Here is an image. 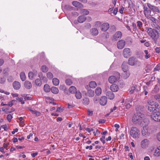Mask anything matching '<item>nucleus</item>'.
<instances>
[{
  "instance_id": "1",
  "label": "nucleus",
  "mask_w": 160,
  "mask_h": 160,
  "mask_svg": "<svg viewBox=\"0 0 160 160\" xmlns=\"http://www.w3.org/2000/svg\"><path fill=\"white\" fill-rule=\"evenodd\" d=\"M147 32L154 42L156 43L159 37V32L155 29L149 28L148 29Z\"/></svg>"
},
{
  "instance_id": "2",
  "label": "nucleus",
  "mask_w": 160,
  "mask_h": 160,
  "mask_svg": "<svg viewBox=\"0 0 160 160\" xmlns=\"http://www.w3.org/2000/svg\"><path fill=\"white\" fill-rule=\"evenodd\" d=\"M144 115L140 112H137L135 113L132 118V121L134 124H140L141 122L142 118Z\"/></svg>"
},
{
  "instance_id": "3",
  "label": "nucleus",
  "mask_w": 160,
  "mask_h": 160,
  "mask_svg": "<svg viewBox=\"0 0 160 160\" xmlns=\"http://www.w3.org/2000/svg\"><path fill=\"white\" fill-rule=\"evenodd\" d=\"M128 63L131 66L136 65L139 66L141 65V62L135 57H132L128 60Z\"/></svg>"
},
{
  "instance_id": "4",
  "label": "nucleus",
  "mask_w": 160,
  "mask_h": 160,
  "mask_svg": "<svg viewBox=\"0 0 160 160\" xmlns=\"http://www.w3.org/2000/svg\"><path fill=\"white\" fill-rule=\"evenodd\" d=\"M139 133V131L137 128H132L130 131V134L132 137L134 138H138Z\"/></svg>"
},
{
  "instance_id": "5",
  "label": "nucleus",
  "mask_w": 160,
  "mask_h": 160,
  "mask_svg": "<svg viewBox=\"0 0 160 160\" xmlns=\"http://www.w3.org/2000/svg\"><path fill=\"white\" fill-rule=\"evenodd\" d=\"M122 34L120 31L116 32L111 37V40L113 42H115L120 39L122 37Z\"/></svg>"
},
{
  "instance_id": "6",
  "label": "nucleus",
  "mask_w": 160,
  "mask_h": 160,
  "mask_svg": "<svg viewBox=\"0 0 160 160\" xmlns=\"http://www.w3.org/2000/svg\"><path fill=\"white\" fill-rule=\"evenodd\" d=\"M151 118L156 122H160V112L152 113L151 115Z\"/></svg>"
},
{
  "instance_id": "7",
  "label": "nucleus",
  "mask_w": 160,
  "mask_h": 160,
  "mask_svg": "<svg viewBox=\"0 0 160 160\" xmlns=\"http://www.w3.org/2000/svg\"><path fill=\"white\" fill-rule=\"evenodd\" d=\"M118 74L117 77L114 76H110L108 79L109 82L111 83H113L119 79L120 77V75L119 73H118Z\"/></svg>"
},
{
  "instance_id": "8",
  "label": "nucleus",
  "mask_w": 160,
  "mask_h": 160,
  "mask_svg": "<svg viewBox=\"0 0 160 160\" xmlns=\"http://www.w3.org/2000/svg\"><path fill=\"white\" fill-rule=\"evenodd\" d=\"M131 52L130 48H124L122 52V55L125 58H127L131 56Z\"/></svg>"
},
{
  "instance_id": "9",
  "label": "nucleus",
  "mask_w": 160,
  "mask_h": 160,
  "mask_svg": "<svg viewBox=\"0 0 160 160\" xmlns=\"http://www.w3.org/2000/svg\"><path fill=\"white\" fill-rule=\"evenodd\" d=\"M147 6L149 9L153 12L160 13V10L158 7L154 5H152L150 3H147Z\"/></svg>"
},
{
  "instance_id": "10",
  "label": "nucleus",
  "mask_w": 160,
  "mask_h": 160,
  "mask_svg": "<svg viewBox=\"0 0 160 160\" xmlns=\"http://www.w3.org/2000/svg\"><path fill=\"white\" fill-rule=\"evenodd\" d=\"M126 42L123 40H121L118 42L117 45V48L120 49H122L125 46Z\"/></svg>"
},
{
  "instance_id": "11",
  "label": "nucleus",
  "mask_w": 160,
  "mask_h": 160,
  "mask_svg": "<svg viewBox=\"0 0 160 160\" xmlns=\"http://www.w3.org/2000/svg\"><path fill=\"white\" fill-rule=\"evenodd\" d=\"M109 27V25L108 23L106 22L101 25L100 28L102 31L105 32L108 29Z\"/></svg>"
},
{
  "instance_id": "12",
  "label": "nucleus",
  "mask_w": 160,
  "mask_h": 160,
  "mask_svg": "<svg viewBox=\"0 0 160 160\" xmlns=\"http://www.w3.org/2000/svg\"><path fill=\"white\" fill-rule=\"evenodd\" d=\"M107 101V98L105 96H102L100 99L99 103L101 105L104 106L106 104Z\"/></svg>"
},
{
  "instance_id": "13",
  "label": "nucleus",
  "mask_w": 160,
  "mask_h": 160,
  "mask_svg": "<svg viewBox=\"0 0 160 160\" xmlns=\"http://www.w3.org/2000/svg\"><path fill=\"white\" fill-rule=\"evenodd\" d=\"M90 34L93 36H96L98 34V31L96 28H92L90 30Z\"/></svg>"
},
{
  "instance_id": "14",
  "label": "nucleus",
  "mask_w": 160,
  "mask_h": 160,
  "mask_svg": "<svg viewBox=\"0 0 160 160\" xmlns=\"http://www.w3.org/2000/svg\"><path fill=\"white\" fill-rule=\"evenodd\" d=\"M122 68L124 72L128 71V63L126 62H124L122 64Z\"/></svg>"
},
{
  "instance_id": "15",
  "label": "nucleus",
  "mask_w": 160,
  "mask_h": 160,
  "mask_svg": "<svg viewBox=\"0 0 160 160\" xmlns=\"http://www.w3.org/2000/svg\"><path fill=\"white\" fill-rule=\"evenodd\" d=\"M72 4L73 6L78 8H82L83 7V5L82 3L78 1H73L72 2Z\"/></svg>"
},
{
  "instance_id": "16",
  "label": "nucleus",
  "mask_w": 160,
  "mask_h": 160,
  "mask_svg": "<svg viewBox=\"0 0 160 160\" xmlns=\"http://www.w3.org/2000/svg\"><path fill=\"white\" fill-rule=\"evenodd\" d=\"M13 86L14 89L18 90L20 88L21 84L18 82L15 81L13 83Z\"/></svg>"
},
{
  "instance_id": "17",
  "label": "nucleus",
  "mask_w": 160,
  "mask_h": 160,
  "mask_svg": "<svg viewBox=\"0 0 160 160\" xmlns=\"http://www.w3.org/2000/svg\"><path fill=\"white\" fill-rule=\"evenodd\" d=\"M86 96L89 97H93L94 95V90L90 89L88 90L87 92L85 93Z\"/></svg>"
},
{
  "instance_id": "18",
  "label": "nucleus",
  "mask_w": 160,
  "mask_h": 160,
  "mask_svg": "<svg viewBox=\"0 0 160 160\" xmlns=\"http://www.w3.org/2000/svg\"><path fill=\"white\" fill-rule=\"evenodd\" d=\"M147 18L148 19H149L150 21H151L153 23V25L155 26V24L157 25V23L158 22V20L156 19L154 17H152L150 15L149 16H148L147 17Z\"/></svg>"
},
{
  "instance_id": "19",
  "label": "nucleus",
  "mask_w": 160,
  "mask_h": 160,
  "mask_svg": "<svg viewBox=\"0 0 160 160\" xmlns=\"http://www.w3.org/2000/svg\"><path fill=\"white\" fill-rule=\"evenodd\" d=\"M86 19V17L84 15H82L78 17V21L79 23H82L85 21Z\"/></svg>"
},
{
  "instance_id": "20",
  "label": "nucleus",
  "mask_w": 160,
  "mask_h": 160,
  "mask_svg": "<svg viewBox=\"0 0 160 160\" xmlns=\"http://www.w3.org/2000/svg\"><path fill=\"white\" fill-rule=\"evenodd\" d=\"M106 95L109 99H112L114 98V95L112 91H108L106 93Z\"/></svg>"
},
{
  "instance_id": "21",
  "label": "nucleus",
  "mask_w": 160,
  "mask_h": 160,
  "mask_svg": "<svg viewBox=\"0 0 160 160\" xmlns=\"http://www.w3.org/2000/svg\"><path fill=\"white\" fill-rule=\"evenodd\" d=\"M110 88L112 91L113 92H117L119 89L118 86L115 84L112 85L110 86Z\"/></svg>"
},
{
  "instance_id": "22",
  "label": "nucleus",
  "mask_w": 160,
  "mask_h": 160,
  "mask_svg": "<svg viewBox=\"0 0 160 160\" xmlns=\"http://www.w3.org/2000/svg\"><path fill=\"white\" fill-rule=\"evenodd\" d=\"M37 72L36 71L33 72H29L28 74V77L31 80H32L34 78L35 76H36L37 75Z\"/></svg>"
},
{
  "instance_id": "23",
  "label": "nucleus",
  "mask_w": 160,
  "mask_h": 160,
  "mask_svg": "<svg viewBox=\"0 0 160 160\" xmlns=\"http://www.w3.org/2000/svg\"><path fill=\"white\" fill-rule=\"evenodd\" d=\"M148 130L146 127H144L142 130V135L144 136L148 135Z\"/></svg>"
},
{
  "instance_id": "24",
  "label": "nucleus",
  "mask_w": 160,
  "mask_h": 160,
  "mask_svg": "<svg viewBox=\"0 0 160 160\" xmlns=\"http://www.w3.org/2000/svg\"><path fill=\"white\" fill-rule=\"evenodd\" d=\"M24 85L25 88L27 89H30L32 87L31 82L28 81H25Z\"/></svg>"
},
{
  "instance_id": "25",
  "label": "nucleus",
  "mask_w": 160,
  "mask_h": 160,
  "mask_svg": "<svg viewBox=\"0 0 160 160\" xmlns=\"http://www.w3.org/2000/svg\"><path fill=\"white\" fill-rule=\"evenodd\" d=\"M144 13L145 16L149 14V15L151 13V10L149 9L147 7H144Z\"/></svg>"
},
{
  "instance_id": "26",
  "label": "nucleus",
  "mask_w": 160,
  "mask_h": 160,
  "mask_svg": "<svg viewBox=\"0 0 160 160\" xmlns=\"http://www.w3.org/2000/svg\"><path fill=\"white\" fill-rule=\"evenodd\" d=\"M51 92L54 94H57L59 92V90L58 88L55 87H52L51 89Z\"/></svg>"
},
{
  "instance_id": "27",
  "label": "nucleus",
  "mask_w": 160,
  "mask_h": 160,
  "mask_svg": "<svg viewBox=\"0 0 160 160\" xmlns=\"http://www.w3.org/2000/svg\"><path fill=\"white\" fill-rule=\"evenodd\" d=\"M154 113L157 112H160V107L158 103L156 102V104L154 105Z\"/></svg>"
},
{
  "instance_id": "28",
  "label": "nucleus",
  "mask_w": 160,
  "mask_h": 160,
  "mask_svg": "<svg viewBox=\"0 0 160 160\" xmlns=\"http://www.w3.org/2000/svg\"><path fill=\"white\" fill-rule=\"evenodd\" d=\"M148 140L147 139H144L141 142V145L143 148H145L148 144Z\"/></svg>"
},
{
  "instance_id": "29",
  "label": "nucleus",
  "mask_w": 160,
  "mask_h": 160,
  "mask_svg": "<svg viewBox=\"0 0 160 160\" xmlns=\"http://www.w3.org/2000/svg\"><path fill=\"white\" fill-rule=\"evenodd\" d=\"M154 155L157 157L160 156V146L158 147L155 150L154 153Z\"/></svg>"
},
{
  "instance_id": "30",
  "label": "nucleus",
  "mask_w": 160,
  "mask_h": 160,
  "mask_svg": "<svg viewBox=\"0 0 160 160\" xmlns=\"http://www.w3.org/2000/svg\"><path fill=\"white\" fill-rule=\"evenodd\" d=\"M95 92L97 96H99L100 95L102 92V89L100 87L97 88L95 90Z\"/></svg>"
},
{
  "instance_id": "31",
  "label": "nucleus",
  "mask_w": 160,
  "mask_h": 160,
  "mask_svg": "<svg viewBox=\"0 0 160 160\" xmlns=\"http://www.w3.org/2000/svg\"><path fill=\"white\" fill-rule=\"evenodd\" d=\"M43 89L46 92H49L50 90V86L48 84H45L44 85Z\"/></svg>"
},
{
  "instance_id": "32",
  "label": "nucleus",
  "mask_w": 160,
  "mask_h": 160,
  "mask_svg": "<svg viewBox=\"0 0 160 160\" xmlns=\"http://www.w3.org/2000/svg\"><path fill=\"white\" fill-rule=\"evenodd\" d=\"M89 86L91 88H94L96 87L97 84L95 81H91L89 83Z\"/></svg>"
},
{
  "instance_id": "33",
  "label": "nucleus",
  "mask_w": 160,
  "mask_h": 160,
  "mask_svg": "<svg viewBox=\"0 0 160 160\" xmlns=\"http://www.w3.org/2000/svg\"><path fill=\"white\" fill-rule=\"evenodd\" d=\"M137 87V85H135L134 86H133L131 88V89L129 91L130 93L132 94L133 93L134 91H138L137 89H136Z\"/></svg>"
},
{
  "instance_id": "34",
  "label": "nucleus",
  "mask_w": 160,
  "mask_h": 160,
  "mask_svg": "<svg viewBox=\"0 0 160 160\" xmlns=\"http://www.w3.org/2000/svg\"><path fill=\"white\" fill-rule=\"evenodd\" d=\"M82 103L85 105H87L89 103V99L87 98H84L82 100Z\"/></svg>"
},
{
  "instance_id": "35",
  "label": "nucleus",
  "mask_w": 160,
  "mask_h": 160,
  "mask_svg": "<svg viewBox=\"0 0 160 160\" xmlns=\"http://www.w3.org/2000/svg\"><path fill=\"white\" fill-rule=\"evenodd\" d=\"M76 88L74 86H71L69 88V91L71 93H74L76 92Z\"/></svg>"
},
{
  "instance_id": "36",
  "label": "nucleus",
  "mask_w": 160,
  "mask_h": 160,
  "mask_svg": "<svg viewBox=\"0 0 160 160\" xmlns=\"http://www.w3.org/2000/svg\"><path fill=\"white\" fill-rule=\"evenodd\" d=\"M52 82L54 85L58 86L59 84V81L58 79L55 78L53 79Z\"/></svg>"
},
{
  "instance_id": "37",
  "label": "nucleus",
  "mask_w": 160,
  "mask_h": 160,
  "mask_svg": "<svg viewBox=\"0 0 160 160\" xmlns=\"http://www.w3.org/2000/svg\"><path fill=\"white\" fill-rule=\"evenodd\" d=\"M116 30V27L113 25H111L109 29V32L111 33H113L115 32Z\"/></svg>"
},
{
  "instance_id": "38",
  "label": "nucleus",
  "mask_w": 160,
  "mask_h": 160,
  "mask_svg": "<svg viewBox=\"0 0 160 160\" xmlns=\"http://www.w3.org/2000/svg\"><path fill=\"white\" fill-rule=\"evenodd\" d=\"M35 83L37 86H40L42 84V82L38 78L35 80Z\"/></svg>"
},
{
  "instance_id": "39",
  "label": "nucleus",
  "mask_w": 160,
  "mask_h": 160,
  "mask_svg": "<svg viewBox=\"0 0 160 160\" xmlns=\"http://www.w3.org/2000/svg\"><path fill=\"white\" fill-rule=\"evenodd\" d=\"M81 13L84 15H87L89 13L88 10L86 9H82L80 10Z\"/></svg>"
},
{
  "instance_id": "40",
  "label": "nucleus",
  "mask_w": 160,
  "mask_h": 160,
  "mask_svg": "<svg viewBox=\"0 0 160 160\" xmlns=\"http://www.w3.org/2000/svg\"><path fill=\"white\" fill-rule=\"evenodd\" d=\"M148 110L151 112H152V113H154V106H148Z\"/></svg>"
},
{
  "instance_id": "41",
  "label": "nucleus",
  "mask_w": 160,
  "mask_h": 160,
  "mask_svg": "<svg viewBox=\"0 0 160 160\" xmlns=\"http://www.w3.org/2000/svg\"><path fill=\"white\" fill-rule=\"evenodd\" d=\"M20 77L22 81H24L25 80L26 78V76L25 74L23 72H22L20 74Z\"/></svg>"
},
{
  "instance_id": "42",
  "label": "nucleus",
  "mask_w": 160,
  "mask_h": 160,
  "mask_svg": "<svg viewBox=\"0 0 160 160\" xmlns=\"http://www.w3.org/2000/svg\"><path fill=\"white\" fill-rule=\"evenodd\" d=\"M16 102L17 101L16 100H12L10 102H8L7 104H6L7 106H8L11 107L13 105L14 103Z\"/></svg>"
},
{
  "instance_id": "43",
  "label": "nucleus",
  "mask_w": 160,
  "mask_h": 160,
  "mask_svg": "<svg viewBox=\"0 0 160 160\" xmlns=\"http://www.w3.org/2000/svg\"><path fill=\"white\" fill-rule=\"evenodd\" d=\"M42 71L43 72H46L48 71V68L46 65H43L42 67Z\"/></svg>"
},
{
  "instance_id": "44",
  "label": "nucleus",
  "mask_w": 160,
  "mask_h": 160,
  "mask_svg": "<svg viewBox=\"0 0 160 160\" xmlns=\"http://www.w3.org/2000/svg\"><path fill=\"white\" fill-rule=\"evenodd\" d=\"M156 103V102L152 100H148V106H154Z\"/></svg>"
},
{
  "instance_id": "45",
  "label": "nucleus",
  "mask_w": 160,
  "mask_h": 160,
  "mask_svg": "<svg viewBox=\"0 0 160 160\" xmlns=\"http://www.w3.org/2000/svg\"><path fill=\"white\" fill-rule=\"evenodd\" d=\"M132 28H133V29H132L133 31L132 32H133V33H134L135 31L137 29L136 25V24L134 22L132 23Z\"/></svg>"
},
{
  "instance_id": "46",
  "label": "nucleus",
  "mask_w": 160,
  "mask_h": 160,
  "mask_svg": "<svg viewBox=\"0 0 160 160\" xmlns=\"http://www.w3.org/2000/svg\"><path fill=\"white\" fill-rule=\"evenodd\" d=\"M47 77L49 79H51L53 77L52 74L51 72H48L47 73Z\"/></svg>"
},
{
  "instance_id": "47",
  "label": "nucleus",
  "mask_w": 160,
  "mask_h": 160,
  "mask_svg": "<svg viewBox=\"0 0 160 160\" xmlns=\"http://www.w3.org/2000/svg\"><path fill=\"white\" fill-rule=\"evenodd\" d=\"M124 72V73L123 74V78L124 79H127L128 77L130 75V73L129 72Z\"/></svg>"
},
{
  "instance_id": "48",
  "label": "nucleus",
  "mask_w": 160,
  "mask_h": 160,
  "mask_svg": "<svg viewBox=\"0 0 160 160\" xmlns=\"http://www.w3.org/2000/svg\"><path fill=\"white\" fill-rule=\"evenodd\" d=\"M75 96L77 98L79 99L81 98L82 97L81 94L79 92H76Z\"/></svg>"
},
{
  "instance_id": "49",
  "label": "nucleus",
  "mask_w": 160,
  "mask_h": 160,
  "mask_svg": "<svg viewBox=\"0 0 160 160\" xmlns=\"http://www.w3.org/2000/svg\"><path fill=\"white\" fill-rule=\"evenodd\" d=\"M155 99L157 101L160 102V94H157L154 96Z\"/></svg>"
},
{
  "instance_id": "50",
  "label": "nucleus",
  "mask_w": 160,
  "mask_h": 160,
  "mask_svg": "<svg viewBox=\"0 0 160 160\" xmlns=\"http://www.w3.org/2000/svg\"><path fill=\"white\" fill-rule=\"evenodd\" d=\"M144 52L145 53V57L146 59H148L150 57V54H148V51L147 50H145L144 51Z\"/></svg>"
},
{
  "instance_id": "51",
  "label": "nucleus",
  "mask_w": 160,
  "mask_h": 160,
  "mask_svg": "<svg viewBox=\"0 0 160 160\" xmlns=\"http://www.w3.org/2000/svg\"><path fill=\"white\" fill-rule=\"evenodd\" d=\"M65 82L67 85H70L72 83L71 80L70 79H67L65 81Z\"/></svg>"
},
{
  "instance_id": "52",
  "label": "nucleus",
  "mask_w": 160,
  "mask_h": 160,
  "mask_svg": "<svg viewBox=\"0 0 160 160\" xmlns=\"http://www.w3.org/2000/svg\"><path fill=\"white\" fill-rule=\"evenodd\" d=\"M99 97L97 96H95L93 98V100L95 103H97L98 102Z\"/></svg>"
},
{
  "instance_id": "53",
  "label": "nucleus",
  "mask_w": 160,
  "mask_h": 160,
  "mask_svg": "<svg viewBox=\"0 0 160 160\" xmlns=\"http://www.w3.org/2000/svg\"><path fill=\"white\" fill-rule=\"evenodd\" d=\"M59 89L60 90L63 91H65L66 90V88L65 86L63 85H60L59 87Z\"/></svg>"
},
{
  "instance_id": "54",
  "label": "nucleus",
  "mask_w": 160,
  "mask_h": 160,
  "mask_svg": "<svg viewBox=\"0 0 160 160\" xmlns=\"http://www.w3.org/2000/svg\"><path fill=\"white\" fill-rule=\"evenodd\" d=\"M12 118V115L10 114H9L7 116V119L8 121L10 122L11 121Z\"/></svg>"
},
{
  "instance_id": "55",
  "label": "nucleus",
  "mask_w": 160,
  "mask_h": 160,
  "mask_svg": "<svg viewBox=\"0 0 160 160\" xmlns=\"http://www.w3.org/2000/svg\"><path fill=\"white\" fill-rule=\"evenodd\" d=\"M160 70V63L158 64L154 69V71H159Z\"/></svg>"
},
{
  "instance_id": "56",
  "label": "nucleus",
  "mask_w": 160,
  "mask_h": 160,
  "mask_svg": "<svg viewBox=\"0 0 160 160\" xmlns=\"http://www.w3.org/2000/svg\"><path fill=\"white\" fill-rule=\"evenodd\" d=\"M137 26L139 28H141L142 26V23L141 22L138 21L137 22Z\"/></svg>"
},
{
  "instance_id": "57",
  "label": "nucleus",
  "mask_w": 160,
  "mask_h": 160,
  "mask_svg": "<svg viewBox=\"0 0 160 160\" xmlns=\"http://www.w3.org/2000/svg\"><path fill=\"white\" fill-rule=\"evenodd\" d=\"M153 91H154V92H158L159 91V88L157 85H156L155 86V87L154 88Z\"/></svg>"
},
{
  "instance_id": "58",
  "label": "nucleus",
  "mask_w": 160,
  "mask_h": 160,
  "mask_svg": "<svg viewBox=\"0 0 160 160\" xmlns=\"http://www.w3.org/2000/svg\"><path fill=\"white\" fill-rule=\"evenodd\" d=\"M5 78L4 77H0V83H3L5 81Z\"/></svg>"
},
{
  "instance_id": "59",
  "label": "nucleus",
  "mask_w": 160,
  "mask_h": 160,
  "mask_svg": "<svg viewBox=\"0 0 160 160\" xmlns=\"http://www.w3.org/2000/svg\"><path fill=\"white\" fill-rule=\"evenodd\" d=\"M145 88H147V87H144V91L142 92V93L144 94L145 95H146L148 93V92L147 90L145 89Z\"/></svg>"
},
{
  "instance_id": "60",
  "label": "nucleus",
  "mask_w": 160,
  "mask_h": 160,
  "mask_svg": "<svg viewBox=\"0 0 160 160\" xmlns=\"http://www.w3.org/2000/svg\"><path fill=\"white\" fill-rule=\"evenodd\" d=\"M40 80H42L43 82L45 83H46L47 81V78L45 76H43V77L42 78V79H41Z\"/></svg>"
},
{
  "instance_id": "61",
  "label": "nucleus",
  "mask_w": 160,
  "mask_h": 160,
  "mask_svg": "<svg viewBox=\"0 0 160 160\" xmlns=\"http://www.w3.org/2000/svg\"><path fill=\"white\" fill-rule=\"evenodd\" d=\"M38 75L40 80H41V79H42V78L43 77V74L41 72H39L38 74Z\"/></svg>"
},
{
  "instance_id": "62",
  "label": "nucleus",
  "mask_w": 160,
  "mask_h": 160,
  "mask_svg": "<svg viewBox=\"0 0 160 160\" xmlns=\"http://www.w3.org/2000/svg\"><path fill=\"white\" fill-rule=\"evenodd\" d=\"M118 8H115V9H114V11L113 12V13L114 15H116V14L118 12Z\"/></svg>"
},
{
  "instance_id": "63",
  "label": "nucleus",
  "mask_w": 160,
  "mask_h": 160,
  "mask_svg": "<svg viewBox=\"0 0 160 160\" xmlns=\"http://www.w3.org/2000/svg\"><path fill=\"white\" fill-rule=\"evenodd\" d=\"M88 113L89 116H92L93 114V111H90L89 110L88 111Z\"/></svg>"
},
{
  "instance_id": "64",
  "label": "nucleus",
  "mask_w": 160,
  "mask_h": 160,
  "mask_svg": "<svg viewBox=\"0 0 160 160\" xmlns=\"http://www.w3.org/2000/svg\"><path fill=\"white\" fill-rule=\"evenodd\" d=\"M155 50L156 52L159 53L160 52V48H157Z\"/></svg>"
}]
</instances>
